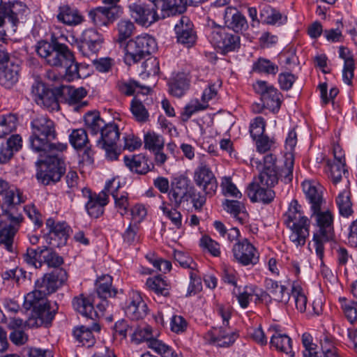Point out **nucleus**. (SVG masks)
Segmentation results:
<instances>
[{
    "instance_id": "nucleus-1",
    "label": "nucleus",
    "mask_w": 357,
    "mask_h": 357,
    "mask_svg": "<svg viewBox=\"0 0 357 357\" xmlns=\"http://www.w3.org/2000/svg\"><path fill=\"white\" fill-rule=\"evenodd\" d=\"M294 158L291 154H285L284 168L280 170L261 169L258 177L255 178L247 188V193L252 202L271 203L275 197L271 189L278 183L279 178L284 183H289L293 178Z\"/></svg>"
},
{
    "instance_id": "nucleus-2",
    "label": "nucleus",
    "mask_w": 357,
    "mask_h": 357,
    "mask_svg": "<svg viewBox=\"0 0 357 357\" xmlns=\"http://www.w3.org/2000/svg\"><path fill=\"white\" fill-rule=\"evenodd\" d=\"M31 128L29 143L33 151L45 154L54 151L62 152L66 149V144L52 142L56 137V132L54 121L48 116L37 115L31 122Z\"/></svg>"
},
{
    "instance_id": "nucleus-3",
    "label": "nucleus",
    "mask_w": 357,
    "mask_h": 357,
    "mask_svg": "<svg viewBox=\"0 0 357 357\" xmlns=\"http://www.w3.org/2000/svg\"><path fill=\"white\" fill-rule=\"evenodd\" d=\"M68 274L63 268H56L38 278L32 291L24 296L23 307L29 308L33 304L52 307L47 296L54 293L67 280Z\"/></svg>"
},
{
    "instance_id": "nucleus-4",
    "label": "nucleus",
    "mask_w": 357,
    "mask_h": 357,
    "mask_svg": "<svg viewBox=\"0 0 357 357\" xmlns=\"http://www.w3.org/2000/svg\"><path fill=\"white\" fill-rule=\"evenodd\" d=\"M284 223L291 231L290 241L296 246H303L310 235V220L304 215L301 206L293 199L284 214Z\"/></svg>"
},
{
    "instance_id": "nucleus-5",
    "label": "nucleus",
    "mask_w": 357,
    "mask_h": 357,
    "mask_svg": "<svg viewBox=\"0 0 357 357\" xmlns=\"http://www.w3.org/2000/svg\"><path fill=\"white\" fill-rule=\"evenodd\" d=\"M39 154L45 158L36 162L38 181L45 185L59 181L66 172V163L61 152L54 151Z\"/></svg>"
},
{
    "instance_id": "nucleus-6",
    "label": "nucleus",
    "mask_w": 357,
    "mask_h": 357,
    "mask_svg": "<svg viewBox=\"0 0 357 357\" xmlns=\"http://www.w3.org/2000/svg\"><path fill=\"white\" fill-rule=\"evenodd\" d=\"M36 51L48 65L54 67H61L72 59V52L68 46L60 43L56 39L51 42L39 41L36 46Z\"/></svg>"
},
{
    "instance_id": "nucleus-7",
    "label": "nucleus",
    "mask_w": 357,
    "mask_h": 357,
    "mask_svg": "<svg viewBox=\"0 0 357 357\" xmlns=\"http://www.w3.org/2000/svg\"><path fill=\"white\" fill-rule=\"evenodd\" d=\"M156 48L157 43L153 37L146 33L137 36L126 44L125 63L128 66L135 64L152 54Z\"/></svg>"
},
{
    "instance_id": "nucleus-8",
    "label": "nucleus",
    "mask_w": 357,
    "mask_h": 357,
    "mask_svg": "<svg viewBox=\"0 0 357 357\" xmlns=\"http://www.w3.org/2000/svg\"><path fill=\"white\" fill-rule=\"evenodd\" d=\"M72 304L75 311L92 320L91 323L89 324L75 327L73 329V335L100 333V326L96 321L98 317V313L94 310L93 298L91 296H85L84 294H80L79 296L73 298Z\"/></svg>"
},
{
    "instance_id": "nucleus-9",
    "label": "nucleus",
    "mask_w": 357,
    "mask_h": 357,
    "mask_svg": "<svg viewBox=\"0 0 357 357\" xmlns=\"http://www.w3.org/2000/svg\"><path fill=\"white\" fill-rule=\"evenodd\" d=\"M31 96L35 102L50 111L60 109L59 100L62 96V88H50L43 82L36 81L31 86Z\"/></svg>"
},
{
    "instance_id": "nucleus-10",
    "label": "nucleus",
    "mask_w": 357,
    "mask_h": 357,
    "mask_svg": "<svg viewBox=\"0 0 357 357\" xmlns=\"http://www.w3.org/2000/svg\"><path fill=\"white\" fill-rule=\"evenodd\" d=\"M3 215L6 219L0 222V245L12 252L14 237L23 221V217L20 211H4Z\"/></svg>"
},
{
    "instance_id": "nucleus-11",
    "label": "nucleus",
    "mask_w": 357,
    "mask_h": 357,
    "mask_svg": "<svg viewBox=\"0 0 357 357\" xmlns=\"http://www.w3.org/2000/svg\"><path fill=\"white\" fill-rule=\"evenodd\" d=\"M120 137V132L117 125L108 123L102 128L100 137L97 140V146L105 150V156L109 160L118 159L120 154L116 149V142Z\"/></svg>"
},
{
    "instance_id": "nucleus-12",
    "label": "nucleus",
    "mask_w": 357,
    "mask_h": 357,
    "mask_svg": "<svg viewBox=\"0 0 357 357\" xmlns=\"http://www.w3.org/2000/svg\"><path fill=\"white\" fill-rule=\"evenodd\" d=\"M24 259L28 264H32L36 268H40L43 263L53 268H57L63 263L61 256L46 246L28 249Z\"/></svg>"
},
{
    "instance_id": "nucleus-13",
    "label": "nucleus",
    "mask_w": 357,
    "mask_h": 357,
    "mask_svg": "<svg viewBox=\"0 0 357 357\" xmlns=\"http://www.w3.org/2000/svg\"><path fill=\"white\" fill-rule=\"evenodd\" d=\"M195 185L208 194H215L218 188L217 178L208 165L200 162L192 175Z\"/></svg>"
},
{
    "instance_id": "nucleus-14",
    "label": "nucleus",
    "mask_w": 357,
    "mask_h": 357,
    "mask_svg": "<svg viewBox=\"0 0 357 357\" xmlns=\"http://www.w3.org/2000/svg\"><path fill=\"white\" fill-rule=\"evenodd\" d=\"M211 43L226 54L238 50L241 40L238 33L228 31L226 29H218L211 32Z\"/></svg>"
},
{
    "instance_id": "nucleus-15",
    "label": "nucleus",
    "mask_w": 357,
    "mask_h": 357,
    "mask_svg": "<svg viewBox=\"0 0 357 357\" xmlns=\"http://www.w3.org/2000/svg\"><path fill=\"white\" fill-rule=\"evenodd\" d=\"M231 251L235 261L243 266H254L259 262L257 250L246 238L236 242Z\"/></svg>"
},
{
    "instance_id": "nucleus-16",
    "label": "nucleus",
    "mask_w": 357,
    "mask_h": 357,
    "mask_svg": "<svg viewBox=\"0 0 357 357\" xmlns=\"http://www.w3.org/2000/svg\"><path fill=\"white\" fill-rule=\"evenodd\" d=\"M256 93L260 95L263 106L273 112H278L281 105L282 94L273 85L265 81H257L253 84Z\"/></svg>"
},
{
    "instance_id": "nucleus-17",
    "label": "nucleus",
    "mask_w": 357,
    "mask_h": 357,
    "mask_svg": "<svg viewBox=\"0 0 357 357\" xmlns=\"http://www.w3.org/2000/svg\"><path fill=\"white\" fill-rule=\"evenodd\" d=\"M26 310H32L35 316L29 317L25 321L26 330L29 328H38L42 326H47L53 320L58 307L56 303H54V307H47L43 305L38 306L33 304L29 308H24Z\"/></svg>"
},
{
    "instance_id": "nucleus-18",
    "label": "nucleus",
    "mask_w": 357,
    "mask_h": 357,
    "mask_svg": "<svg viewBox=\"0 0 357 357\" xmlns=\"http://www.w3.org/2000/svg\"><path fill=\"white\" fill-rule=\"evenodd\" d=\"M102 36L96 29L84 30L77 41V48L81 54L86 57L98 52L103 43Z\"/></svg>"
},
{
    "instance_id": "nucleus-19",
    "label": "nucleus",
    "mask_w": 357,
    "mask_h": 357,
    "mask_svg": "<svg viewBox=\"0 0 357 357\" xmlns=\"http://www.w3.org/2000/svg\"><path fill=\"white\" fill-rule=\"evenodd\" d=\"M191 187L190 180L187 176L181 175L174 178L168 193L170 204L175 208H179L183 202H188V195Z\"/></svg>"
},
{
    "instance_id": "nucleus-20",
    "label": "nucleus",
    "mask_w": 357,
    "mask_h": 357,
    "mask_svg": "<svg viewBox=\"0 0 357 357\" xmlns=\"http://www.w3.org/2000/svg\"><path fill=\"white\" fill-rule=\"evenodd\" d=\"M0 195L2 196V212L20 211V204L24 202L25 199L22 192L17 188H10L8 183L0 179Z\"/></svg>"
},
{
    "instance_id": "nucleus-21",
    "label": "nucleus",
    "mask_w": 357,
    "mask_h": 357,
    "mask_svg": "<svg viewBox=\"0 0 357 357\" xmlns=\"http://www.w3.org/2000/svg\"><path fill=\"white\" fill-rule=\"evenodd\" d=\"M82 195L87 199L85 204L88 214L97 218L104 213V207L109 202V197L104 188L99 194L92 193L88 188L82 189Z\"/></svg>"
},
{
    "instance_id": "nucleus-22",
    "label": "nucleus",
    "mask_w": 357,
    "mask_h": 357,
    "mask_svg": "<svg viewBox=\"0 0 357 357\" xmlns=\"http://www.w3.org/2000/svg\"><path fill=\"white\" fill-rule=\"evenodd\" d=\"M128 8L131 17L142 26H149L160 19L154 5L151 7L144 3H133Z\"/></svg>"
},
{
    "instance_id": "nucleus-23",
    "label": "nucleus",
    "mask_w": 357,
    "mask_h": 357,
    "mask_svg": "<svg viewBox=\"0 0 357 357\" xmlns=\"http://www.w3.org/2000/svg\"><path fill=\"white\" fill-rule=\"evenodd\" d=\"M122 13L123 8L121 6H100L91 10L89 15L95 25L107 26L119 18Z\"/></svg>"
},
{
    "instance_id": "nucleus-24",
    "label": "nucleus",
    "mask_w": 357,
    "mask_h": 357,
    "mask_svg": "<svg viewBox=\"0 0 357 357\" xmlns=\"http://www.w3.org/2000/svg\"><path fill=\"white\" fill-rule=\"evenodd\" d=\"M333 153L335 162L328 160L327 165L329 168V176L333 183L337 184L342 180V174L346 175L348 172L345 169V158L342 149L338 144H334L333 147Z\"/></svg>"
},
{
    "instance_id": "nucleus-25",
    "label": "nucleus",
    "mask_w": 357,
    "mask_h": 357,
    "mask_svg": "<svg viewBox=\"0 0 357 357\" xmlns=\"http://www.w3.org/2000/svg\"><path fill=\"white\" fill-rule=\"evenodd\" d=\"M120 181L119 179L112 178L105 185V189L107 195L110 194L114 199L115 206L121 215H124L128 212L129 202L128 193L126 192H120Z\"/></svg>"
},
{
    "instance_id": "nucleus-26",
    "label": "nucleus",
    "mask_w": 357,
    "mask_h": 357,
    "mask_svg": "<svg viewBox=\"0 0 357 357\" xmlns=\"http://www.w3.org/2000/svg\"><path fill=\"white\" fill-rule=\"evenodd\" d=\"M312 215L316 217L319 229L314 234L322 236L324 240H332L334 237V217L332 213L328 210L321 211L319 209L316 212L312 211Z\"/></svg>"
},
{
    "instance_id": "nucleus-27",
    "label": "nucleus",
    "mask_w": 357,
    "mask_h": 357,
    "mask_svg": "<svg viewBox=\"0 0 357 357\" xmlns=\"http://www.w3.org/2000/svg\"><path fill=\"white\" fill-rule=\"evenodd\" d=\"M126 315L132 319L139 320L144 318L148 312L146 303L137 291L130 294L129 301L124 308Z\"/></svg>"
},
{
    "instance_id": "nucleus-28",
    "label": "nucleus",
    "mask_w": 357,
    "mask_h": 357,
    "mask_svg": "<svg viewBox=\"0 0 357 357\" xmlns=\"http://www.w3.org/2000/svg\"><path fill=\"white\" fill-rule=\"evenodd\" d=\"M151 1L156 11H160V18L181 14L186 10V1L184 0H151Z\"/></svg>"
},
{
    "instance_id": "nucleus-29",
    "label": "nucleus",
    "mask_w": 357,
    "mask_h": 357,
    "mask_svg": "<svg viewBox=\"0 0 357 357\" xmlns=\"http://www.w3.org/2000/svg\"><path fill=\"white\" fill-rule=\"evenodd\" d=\"M20 70V66L13 61L0 63V84L12 88L19 80Z\"/></svg>"
},
{
    "instance_id": "nucleus-30",
    "label": "nucleus",
    "mask_w": 357,
    "mask_h": 357,
    "mask_svg": "<svg viewBox=\"0 0 357 357\" xmlns=\"http://www.w3.org/2000/svg\"><path fill=\"white\" fill-rule=\"evenodd\" d=\"M224 20L227 27L237 33L248 27L245 17L234 7L225 9Z\"/></svg>"
},
{
    "instance_id": "nucleus-31",
    "label": "nucleus",
    "mask_w": 357,
    "mask_h": 357,
    "mask_svg": "<svg viewBox=\"0 0 357 357\" xmlns=\"http://www.w3.org/2000/svg\"><path fill=\"white\" fill-rule=\"evenodd\" d=\"M351 294L354 300L340 297L338 301L344 316L349 322L354 324L357 321V280L352 284Z\"/></svg>"
},
{
    "instance_id": "nucleus-32",
    "label": "nucleus",
    "mask_w": 357,
    "mask_h": 357,
    "mask_svg": "<svg viewBox=\"0 0 357 357\" xmlns=\"http://www.w3.org/2000/svg\"><path fill=\"white\" fill-rule=\"evenodd\" d=\"M112 277L105 275L99 278L96 282V292L99 298H102L104 301L100 303L97 307L101 310H105V305H107V301L105 300L107 298L114 297L117 294V290L112 288Z\"/></svg>"
},
{
    "instance_id": "nucleus-33",
    "label": "nucleus",
    "mask_w": 357,
    "mask_h": 357,
    "mask_svg": "<svg viewBox=\"0 0 357 357\" xmlns=\"http://www.w3.org/2000/svg\"><path fill=\"white\" fill-rule=\"evenodd\" d=\"M114 330L119 335H151L152 333V328L148 324H142L139 326H131L124 319L116 321Z\"/></svg>"
},
{
    "instance_id": "nucleus-34",
    "label": "nucleus",
    "mask_w": 357,
    "mask_h": 357,
    "mask_svg": "<svg viewBox=\"0 0 357 357\" xmlns=\"http://www.w3.org/2000/svg\"><path fill=\"white\" fill-rule=\"evenodd\" d=\"M265 287L270 296L275 301L287 303L290 294L284 285L279 284L277 281L270 278L265 280Z\"/></svg>"
},
{
    "instance_id": "nucleus-35",
    "label": "nucleus",
    "mask_w": 357,
    "mask_h": 357,
    "mask_svg": "<svg viewBox=\"0 0 357 357\" xmlns=\"http://www.w3.org/2000/svg\"><path fill=\"white\" fill-rule=\"evenodd\" d=\"M57 19L59 22L70 26H75L83 21V17L75 8L69 5L59 7Z\"/></svg>"
},
{
    "instance_id": "nucleus-36",
    "label": "nucleus",
    "mask_w": 357,
    "mask_h": 357,
    "mask_svg": "<svg viewBox=\"0 0 357 357\" xmlns=\"http://www.w3.org/2000/svg\"><path fill=\"white\" fill-rule=\"evenodd\" d=\"M46 226L50 229L51 238H58L59 242L57 245H65L66 243L69 227L65 222H55L54 220L49 218L46 221Z\"/></svg>"
},
{
    "instance_id": "nucleus-37",
    "label": "nucleus",
    "mask_w": 357,
    "mask_h": 357,
    "mask_svg": "<svg viewBox=\"0 0 357 357\" xmlns=\"http://www.w3.org/2000/svg\"><path fill=\"white\" fill-rule=\"evenodd\" d=\"M62 88V96L67 95V100L71 105H76L74 109L78 111L80 107L86 105V102L79 103L86 96V91L83 87L75 88L73 86H61Z\"/></svg>"
},
{
    "instance_id": "nucleus-38",
    "label": "nucleus",
    "mask_w": 357,
    "mask_h": 357,
    "mask_svg": "<svg viewBox=\"0 0 357 357\" xmlns=\"http://www.w3.org/2000/svg\"><path fill=\"white\" fill-rule=\"evenodd\" d=\"M340 57L344 61L342 70V79L345 84H351V80L354 77V70L355 68L354 60L349 49L344 47L339 48Z\"/></svg>"
},
{
    "instance_id": "nucleus-39",
    "label": "nucleus",
    "mask_w": 357,
    "mask_h": 357,
    "mask_svg": "<svg viewBox=\"0 0 357 357\" xmlns=\"http://www.w3.org/2000/svg\"><path fill=\"white\" fill-rule=\"evenodd\" d=\"M303 190L311 204V209L316 212L321 209L322 197L317 187L310 181H305L302 183Z\"/></svg>"
},
{
    "instance_id": "nucleus-40",
    "label": "nucleus",
    "mask_w": 357,
    "mask_h": 357,
    "mask_svg": "<svg viewBox=\"0 0 357 357\" xmlns=\"http://www.w3.org/2000/svg\"><path fill=\"white\" fill-rule=\"evenodd\" d=\"M130 111L135 119L139 123H145L149 120V113L139 95L135 96L130 103Z\"/></svg>"
},
{
    "instance_id": "nucleus-41",
    "label": "nucleus",
    "mask_w": 357,
    "mask_h": 357,
    "mask_svg": "<svg viewBox=\"0 0 357 357\" xmlns=\"http://www.w3.org/2000/svg\"><path fill=\"white\" fill-rule=\"evenodd\" d=\"M123 160L126 166L132 172L142 174L149 171V167L144 157L141 155L125 156Z\"/></svg>"
},
{
    "instance_id": "nucleus-42",
    "label": "nucleus",
    "mask_w": 357,
    "mask_h": 357,
    "mask_svg": "<svg viewBox=\"0 0 357 357\" xmlns=\"http://www.w3.org/2000/svg\"><path fill=\"white\" fill-rule=\"evenodd\" d=\"M215 194H208L204 191H199L195 186L192 185L190 188L188 195V201L190 199L193 207L195 210L200 211L203 206L206 204L207 197H211Z\"/></svg>"
},
{
    "instance_id": "nucleus-43",
    "label": "nucleus",
    "mask_w": 357,
    "mask_h": 357,
    "mask_svg": "<svg viewBox=\"0 0 357 357\" xmlns=\"http://www.w3.org/2000/svg\"><path fill=\"white\" fill-rule=\"evenodd\" d=\"M271 346L275 347L278 351L285 353L289 357L294 356L292 350L291 339L289 336H271L270 340Z\"/></svg>"
},
{
    "instance_id": "nucleus-44",
    "label": "nucleus",
    "mask_w": 357,
    "mask_h": 357,
    "mask_svg": "<svg viewBox=\"0 0 357 357\" xmlns=\"http://www.w3.org/2000/svg\"><path fill=\"white\" fill-rule=\"evenodd\" d=\"M17 117L15 114L8 113L0 114V137L10 134L16 129Z\"/></svg>"
},
{
    "instance_id": "nucleus-45",
    "label": "nucleus",
    "mask_w": 357,
    "mask_h": 357,
    "mask_svg": "<svg viewBox=\"0 0 357 357\" xmlns=\"http://www.w3.org/2000/svg\"><path fill=\"white\" fill-rule=\"evenodd\" d=\"M146 284L149 289L153 291L158 296H167L169 295L168 284L161 276L148 278Z\"/></svg>"
},
{
    "instance_id": "nucleus-46",
    "label": "nucleus",
    "mask_w": 357,
    "mask_h": 357,
    "mask_svg": "<svg viewBox=\"0 0 357 357\" xmlns=\"http://www.w3.org/2000/svg\"><path fill=\"white\" fill-rule=\"evenodd\" d=\"M336 203L339 208L340 214L348 218L353 213L352 204L350 199V193L347 190L340 192L337 199Z\"/></svg>"
},
{
    "instance_id": "nucleus-47",
    "label": "nucleus",
    "mask_w": 357,
    "mask_h": 357,
    "mask_svg": "<svg viewBox=\"0 0 357 357\" xmlns=\"http://www.w3.org/2000/svg\"><path fill=\"white\" fill-rule=\"evenodd\" d=\"M84 122L91 133L97 134L105 126L104 121L97 112H89L84 116Z\"/></svg>"
},
{
    "instance_id": "nucleus-48",
    "label": "nucleus",
    "mask_w": 357,
    "mask_h": 357,
    "mask_svg": "<svg viewBox=\"0 0 357 357\" xmlns=\"http://www.w3.org/2000/svg\"><path fill=\"white\" fill-rule=\"evenodd\" d=\"M225 206L227 212L232 214L241 224L244 223V219L247 215L245 206L241 202L236 200H226Z\"/></svg>"
},
{
    "instance_id": "nucleus-49",
    "label": "nucleus",
    "mask_w": 357,
    "mask_h": 357,
    "mask_svg": "<svg viewBox=\"0 0 357 357\" xmlns=\"http://www.w3.org/2000/svg\"><path fill=\"white\" fill-rule=\"evenodd\" d=\"M282 18L280 13L268 5L261 7L259 13V20L263 23L274 24Z\"/></svg>"
},
{
    "instance_id": "nucleus-50",
    "label": "nucleus",
    "mask_w": 357,
    "mask_h": 357,
    "mask_svg": "<svg viewBox=\"0 0 357 357\" xmlns=\"http://www.w3.org/2000/svg\"><path fill=\"white\" fill-rule=\"evenodd\" d=\"M135 28L134 24L130 20H121L117 24L118 38L116 41L121 43L129 38L133 34Z\"/></svg>"
},
{
    "instance_id": "nucleus-51",
    "label": "nucleus",
    "mask_w": 357,
    "mask_h": 357,
    "mask_svg": "<svg viewBox=\"0 0 357 357\" xmlns=\"http://www.w3.org/2000/svg\"><path fill=\"white\" fill-rule=\"evenodd\" d=\"M149 348L154 350L162 357H182L179 356L168 345L158 339H151L148 341Z\"/></svg>"
},
{
    "instance_id": "nucleus-52",
    "label": "nucleus",
    "mask_w": 357,
    "mask_h": 357,
    "mask_svg": "<svg viewBox=\"0 0 357 357\" xmlns=\"http://www.w3.org/2000/svg\"><path fill=\"white\" fill-rule=\"evenodd\" d=\"M144 147L151 151H161L164 146L162 137L153 132H149L144 135Z\"/></svg>"
},
{
    "instance_id": "nucleus-53",
    "label": "nucleus",
    "mask_w": 357,
    "mask_h": 357,
    "mask_svg": "<svg viewBox=\"0 0 357 357\" xmlns=\"http://www.w3.org/2000/svg\"><path fill=\"white\" fill-rule=\"evenodd\" d=\"M189 83L188 80L183 77H177L174 81L169 84V93L177 98H180L185 94L188 89Z\"/></svg>"
},
{
    "instance_id": "nucleus-54",
    "label": "nucleus",
    "mask_w": 357,
    "mask_h": 357,
    "mask_svg": "<svg viewBox=\"0 0 357 357\" xmlns=\"http://www.w3.org/2000/svg\"><path fill=\"white\" fill-rule=\"evenodd\" d=\"M290 296L294 298L297 310L301 312H305L307 305V297L300 285L296 284L292 285Z\"/></svg>"
},
{
    "instance_id": "nucleus-55",
    "label": "nucleus",
    "mask_w": 357,
    "mask_h": 357,
    "mask_svg": "<svg viewBox=\"0 0 357 357\" xmlns=\"http://www.w3.org/2000/svg\"><path fill=\"white\" fill-rule=\"evenodd\" d=\"M69 138L70 144L76 149H82L89 143L86 132L84 129L74 130Z\"/></svg>"
},
{
    "instance_id": "nucleus-56",
    "label": "nucleus",
    "mask_w": 357,
    "mask_h": 357,
    "mask_svg": "<svg viewBox=\"0 0 357 357\" xmlns=\"http://www.w3.org/2000/svg\"><path fill=\"white\" fill-rule=\"evenodd\" d=\"M169 208L166 206L165 203L160 206V209L163 212V214L169 218L172 223L175 226L176 229H180L182 226V215L177 210L178 208Z\"/></svg>"
},
{
    "instance_id": "nucleus-57",
    "label": "nucleus",
    "mask_w": 357,
    "mask_h": 357,
    "mask_svg": "<svg viewBox=\"0 0 357 357\" xmlns=\"http://www.w3.org/2000/svg\"><path fill=\"white\" fill-rule=\"evenodd\" d=\"M207 105L200 103L197 99L191 100L183 109L181 113V119L187 121L193 114L206 109Z\"/></svg>"
},
{
    "instance_id": "nucleus-58",
    "label": "nucleus",
    "mask_w": 357,
    "mask_h": 357,
    "mask_svg": "<svg viewBox=\"0 0 357 357\" xmlns=\"http://www.w3.org/2000/svg\"><path fill=\"white\" fill-rule=\"evenodd\" d=\"M178 43L187 47H192L196 42L197 35L193 29L181 30L176 33Z\"/></svg>"
},
{
    "instance_id": "nucleus-59",
    "label": "nucleus",
    "mask_w": 357,
    "mask_h": 357,
    "mask_svg": "<svg viewBox=\"0 0 357 357\" xmlns=\"http://www.w3.org/2000/svg\"><path fill=\"white\" fill-rule=\"evenodd\" d=\"M205 340L216 347H229L235 342L234 336H206Z\"/></svg>"
},
{
    "instance_id": "nucleus-60",
    "label": "nucleus",
    "mask_w": 357,
    "mask_h": 357,
    "mask_svg": "<svg viewBox=\"0 0 357 357\" xmlns=\"http://www.w3.org/2000/svg\"><path fill=\"white\" fill-rule=\"evenodd\" d=\"M65 69V77L68 81H73L75 79L80 78L79 73V64L75 62V57L72 53V59L70 62L66 64H63L61 66Z\"/></svg>"
},
{
    "instance_id": "nucleus-61",
    "label": "nucleus",
    "mask_w": 357,
    "mask_h": 357,
    "mask_svg": "<svg viewBox=\"0 0 357 357\" xmlns=\"http://www.w3.org/2000/svg\"><path fill=\"white\" fill-rule=\"evenodd\" d=\"M253 69L260 73L275 75L278 71V66L269 60L259 59L253 66Z\"/></svg>"
},
{
    "instance_id": "nucleus-62",
    "label": "nucleus",
    "mask_w": 357,
    "mask_h": 357,
    "mask_svg": "<svg viewBox=\"0 0 357 357\" xmlns=\"http://www.w3.org/2000/svg\"><path fill=\"white\" fill-rule=\"evenodd\" d=\"M232 294L236 297L241 307L246 308L250 301L252 299L254 291L252 288L246 287L243 291H240L238 289L236 291V289H234Z\"/></svg>"
},
{
    "instance_id": "nucleus-63",
    "label": "nucleus",
    "mask_w": 357,
    "mask_h": 357,
    "mask_svg": "<svg viewBox=\"0 0 357 357\" xmlns=\"http://www.w3.org/2000/svg\"><path fill=\"white\" fill-rule=\"evenodd\" d=\"M200 246L206 249L214 257H218L220 255L219 243L208 236H204L200 239Z\"/></svg>"
},
{
    "instance_id": "nucleus-64",
    "label": "nucleus",
    "mask_w": 357,
    "mask_h": 357,
    "mask_svg": "<svg viewBox=\"0 0 357 357\" xmlns=\"http://www.w3.org/2000/svg\"><path fill=\"white\" fill-rule=\"evenodd\" d=\"M266 122L263 117L257 116L254 119L253 122L250 125V135L253 139H256L257 137L264 135L265 131Z\"/></svg>"
}]
</instances>
